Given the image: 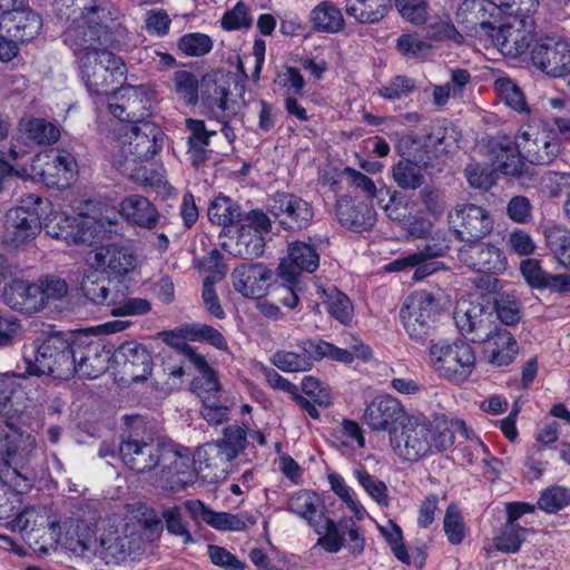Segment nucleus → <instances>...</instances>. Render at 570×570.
<instances>
[{
  "label": "nucleus",
  "mask_w": 570,
  "mask_h": 570,
  "mask_svg": "<svg viewBox=\"0 0 570 570\" xmlns=\"http://www.w3.org/2000/svg\"><path fill=\"white\" fill-rule=\"evenodd\" d=\"M53 7L60 20L73 17L62 38L77 59L119 47L125 28L120 11L114 6H88V0H55Z\"/></svg>",
  "instance_id": "1"
},
{
  "label": "nucleus",
  "mask_w": 570,
  "mask_h": 570,
  "mask_svg": "<svg viewBox=\"0 0 570 570\" xmlns=\"http://www.w3.org/2000/svg\"><path fill=\"white\" fill-rule=\"evenodd\" d=\"M459 433L466 440H473L475 433L465 422L453 419L434 430L431 425L416 419L407 417L397 431L392 432L390 444L394 453L403 461L417 462L433 451H444L454 443V434Z\"/></svg>",
  "instance_id": "2"
},
{
  "label": "nucleus",
  "mask_w": 570,
  "mask_h": 570,
  "mask_svg": "<svg viewBox=\"0 0 570 570\" xmlns=\"http://www.w3.org/2000/svg\"><path fill=\"white\" fill-rule=\"evenodd\" d=\"M501 14V22L495 26L493 22L473 19L468 20L466 31L474 37L487 36L492 39L502 55L517 58L523 55L530 47L534 33L533 14L538 9L539 1L533 7L524 10L523 4L505 6L493 3Z\"/></svg>",
  "instance_id": "3"
},
{
  "label": "nucleus",
  "mask_w": 570,
  "mask_h": 570,
  "mask_svg": "<svg viewBox=\"0 0 570 570\" xmlns=\"http://www.w3.org/2000/svg\"><path fill=\"white\" fill-rule=\"evenodd\" d=\"M42 468L36 439L28 433H0V476L6 478L19 493L29 491Z\"/></svg>",
  "instance_id": "4"
},
{
  "label": "nucleus",
  "mask_w": 570,
  "mask_h": 570,
  "mask_svg": "<svg viewBox=\"0 0 570 570\" xmlns=\"http://www.w3.org/2000/svg\"><path fill=\"white\" fill-rule=\"evenodd\" d=\"M75 338L72 334L52 333L24 346L22 361L26 373L69 380L76 368Z\"/></svg>",
  "instance_id": "5"
},
{
  "label": "nucleus",
  "mask_w": 570,
  "mask_h": 570,
  "mask_svg": "<svg viewBox=\"0 0 570 570\" xmlns=\"http://www.w3.org/2000/svg\"><path fill=\"white\" fill-rule=\"evenodd\" d=\"M77 65L80 78L95 104L114 92V85L127 72L124 60L110 50L87 53L77 59Z\"/></svg>",
  "instance_id": "6"
},
{
  "label": "nucleus",
  "mask_w": 570,
  "mask_h": 570,
  "mask_svg": "<svg viewBox=\"0 0 570 570\" xmlns=\"http://www.w3.org/2000/svg\"><path fill=\"white\" fill-rule=\"evenodd\" d=\"M429 364L440 377L462 383L474 372L476 356L473 347L464 341H440L429 348Z\"/></svg>",
  "instance_id": "7"
},
{
  "label": "nucleus",
  "mask_w": 570,
  "mask_h": 570,
  "mask_svg": "<svg viewBox=\"0 0 570 570\" xmlns=\"http://www.w3.org/2000/svg\"><path fill=\"white\" fill-rule=\"evenodd\" d=\"M315 524V533L318 535L316 546L328 553H337L345 548L353 557H360L365 549V537L361 527L351 517L335 521L328 517L321 518Z\"/></svg>",
  "instance_id": "8"
},
{
  "label": "nucleus",
  "mask_w": 570,
  "mask_h": 570,
  "mask_svg": "<svg viewBox=\"0 0 570 570\" xmlns=\"http://www.w3.org/2000/svg\"><path fill=\"white\" fill-rule=\"evenodd\" d=\"M438 315L435 297L426 291L410 294L400 311L405 332L412 340L424 341L432 332Z\"/></svg>",
  "instance_id": "9"
},
{
  "label": "nucleus",
  "mask_w": 570,
  "mask_h": 570,
  "mask_svg": "<svg viewBox=\"0 0 570 570\" xmlns=\"http://www.w3.org/2000/svg\"><path fill=\"white\" fill-rule=\"evenodd\" d=\"M155 484L164 490L183 489L190 481V453L188 449L163 443L157 456Z\"/></svg>",
  "instance_id": "10"
},
{
  "label": "nucleus",
  "mask_w": 570,
  "mask_h": 570,
  "mask_svg": "<svg viewBox=\"0 0 570 570\" xmlns=\"http://www.w3.org/2000/svg\"><path fill=\"white\" fill-rule=\"evenodd\" d=\"M111 100L108 99V109L112 116L121 121L134 125L150 122L153 98L148 87L144 85H122L112 92Z\"/></svg>",
  "instance_id": "11"
},
{
  "label": "nucleus",
  "mask_w": 570,
  "mask_h": 570,
  "mask_svg": "<svg viewBox=\"0 0 570 570\" xmlns=\"http://www.w3.org/2000/svg\"><path fill=\"white\" fill-rule=\"evenodd\" d=\"M31 168L33 175L50 188H67L78 175L76 157L70 151L59 148L37 155Z\"/></svg>",
  "instance_id": "12"
},
{
  "label": "nucleus",
  "mask_w": 570,
  "mask_h": 570,
  "mask_svg": "<svg viewBox=\"0 0 570 570\" xmlns=\"http://www.w3.org/2000/svg\"><path fill=\"white\" fill-rule=\"evenodd\" d=\"M517 146L530 164L550 165L561 153L557 132L547 127L522 126L517 132Z\"/></svg>",
  "instance_id": "13"
},
{
  "label": "nucleus",
  "mask_w": 570,
  "mask_h": 570,
  "mask_svg": "<svg viewBox=\"0 0 570 570\" xmlns=\"http://www.w3.org/2000/svg\"><path fill=\"white\" fill-rule=\"evenodd\" d=\"M164 132L154 122L132 125L119 138L121 156L126 160L147 161L161 149Z\"/></svg>",
  "instance_id": "14"
},
{
  "label": "nucleus",
  "mask_w": 570,
  "mask_h": 570,
  "mask_svg": "<svg viewBox=\"0 0 570 570\" xmlns=\"http://www.w3.org/2000/svg\"><path fill=\"white\" fill-rule=\"evenodd\" d=\"M42 229L40 215L26 206L10 208L4 216L2 244L20 249L36 239Z\"/></svg>",
  "instance_id": "15"
},
{
  "label": "nucleus",
  "mask_w": 570,
  "mask_h": 570,
  "mask_svg": "<svg viewBox=\"0 0 570 570\" xmlns=\"http://www.w3.org/2000/svg\"><path fill=\"white\" fill-rule=\"evenodd\" d=\"M448 217L451 229L461 242H476L493 229V218L490 213L474 204L456 205Z\"/></svg>",
  "instance_id": "16"
},
{
  "label": "nucleus",
  "mask_w": 570,
  "mask_h": 570,
  "mask_svg": "<svg viewBox=\"0 0 570 570\" xmlns=\"http://www.w3.org/2000/svg\"><path fill=\"white\" fill-rule=\"evenodd\" d=\"M163 443L156 441L151 434L140 435L136 429H132L122 436L119 444V456L130 470L146 473L156 468Z\"/></svg>",
  "instance_id": "17"
},
{
  "label": "nucleus",
  "mask_w": 570,
  "mask_h": 570,
  "mask_svg": "<svg viewBox=\"0 0 570 570\" xmlns=\"http://www.w3.org/2000/svg\"><path fill=\"white\" fill-rule=\"evenodd\" d=\"M454 323L463 336L474 343L487 340L494 325L492 312L480 301L460 299L453 313Z\"/></svg>",
  "instance_id": "18"
},
{
  "label": "nucleus",
  "mask_w": 570,
  "mask_h": 570,
  "mask_svg": "<svg viewBox=\"0 0 570 570\" xmlns=\"http://www.w3.org/2000/svg\"><path fill=\"white\" fill-rule=\"evenodd\" d=\"M91 265L109 278L121 281L136 272L138 255L131 246L108 244L92 252Z\"/></svg>",
  "instance_id": "19"
},
{
  "label": "nucleus",
  "mask_w": 570,
  "mask_h": 570,
  "mask_svg": "<svg viewBox=\"0 0 570 570\" xmlns=\"http://www.w3.org/2000/svg\"><path fill=\"white\" fill-rule=\"evenodd\" d=\"M532 63L552 77L570 73V45L559 38L539 39L531 50Z\"/></svg>",
  "instance_id": "20"
},
{
  "label": "nucleus",
  "mask_w": 570,
  "mask_h": 570,
  "mask_svg": "<svg viewBox=\"0 0 570 570\" xmlns=\"http://www.w3.org/2000/svg\"><path fill=\"white\" fill-rule=\"evenodd\" d=\"M269 213L275 216L284 229L302 230L314 217L311 203L299 196L287 193L276 194L268 204Z\"/></svg>",
  "instance_id": "21"
},
{
  "label": "nucleus",
  "mask_w": 570,
  "mask_h": 570,
  "mask_svg": "<svg viewBox=\"0 0 570 570\" xmlns=\"http://www.w3.org/2000/svg\"><path fill=\"white\" fill-rule=\"evenodd\" d=\"M407 419L402 403L390 394L374 397L366 406L363 414V423L372 431H387L390 436Z\"/></svg>",
  "instance_id": "22"
},
{
  "label": "nucleus",
  "mask_w": 570,
  "mask_h": 570,
  "mask_svg": "<svg viewBox=\"0 0 570 570\" xmlns=\"http://www.w3.org/2000/svg\"><path fill=\"white\" fill-rule=\"evenodd\" d=\"M76 368L75 374L87 379H96L104 374L111 358L110 350L99 340L87 336L75 338Z\"/></svg>",
  "instance_id": "23"
},
{
  "label": "nucleus",
  "mask_w": 570,
  "mask_h": 570,
  "mask_svg": "<svg viewBox=\"0 0 570 570\" xmlns=\"http://www.w3.org/2000/svg\"><path fill=\"white\" fill-rule=\"evenodd\" d=\"M458 257L463 265L479 273L499 274L507 267V258L500 248L479 240L465 243Z\"/></svg>",
  "instance_id": "24"
},
{
  "label": "nucleus",
  "mask_w": 570,
  "mask_h": 570,
  "mask_svg": "<svg viewBox=\"0 0 570 570\" xmlns=\"http://www.w3.org/2000/svg\"><path fill=\"white\" fill-rule=\"evenodd\" d=\"M493 166L497 170L508 176L518 177L522 184L533 176L523 161V153L517 146L514 139L508 136H498L492 142Z\"/></svg>",
  "instance_id": "25"
},
{
  "label": "nucleus",
  "mask_w": 570,
  "mask_h": 570,
  "mask_svg": "<svg viewBox=\"0 0 570 570\" xmlns=\"http://www.w3.org/2000/svg\"><path fill=\"white\" fill-rule=\"evenodd\" d=\"M320 265V255L309 244L294 242L288 245L287 256L278 265V274L288 284H295L302 272L314 273Z\"/></svg>",
  "instance_id": "26"
},
{
  "label": "nucleus",
  "mask_w": 570,
  "mask_h": 570,
  "mask_svg": "<svg viewBox=\"0 0 570 570\" xmlns=\"http://www.w3.org/2000/svg\"><path fill=\"white\" fill-rule=\"evenodd\" d=\"M273 272L262 263H245L233 269L232 283L244 297H262L268 288Z\"/></svg>",
  "instance_id": "27"
},
{
  "label": "nucleus",
  "mask_w": 570,
  "mask_h": 570,
  "mask_svg": "<svg viewBox=\"0 0 570 570\" xmlns=\"http://www.w3.org/2000/svg\"><path fill=\"white\" fill-rule=\"evenodd\" d=\"M41 28L40 14L29 8L13 9L0 14V32H6L20 43L32 40Z\"/></svg>",
  "instance_id": "28"
},
{
  "label": "nucleus",
  "mask_w": 570,
  "mask_h": 570,
  "mask_svg": "<svg viewBox=\"0 0 570 570\" xmlns=\"http://www.w3.org/2000/svg\"><path fill=\"white\" fill-rule=\"evenodd\" d=\"M119 214L129 225L148 230L158 227L161 219L157 207L139 194L126 196L119 203Z\"/></svg>",
  "instance_id": "29"
},
{
  "label": "nucleus",
  "mask_w": 570,
  "mask_h": 570,
  "mask_svg": "<svg viewBox=\"0 0 570 570\" xmlns=\"http://www.w3.org/2000/svg\"><path fill=\"white\" fill-rule=\"evenodd\" d=\"M233 459L217 442H208L197 449L194 463L202 476L210 482L225 478Z\"/></svg>",
  "instance_id": "30"
},
{
  "label": "nucleus",
  "mask_w": 570,
  "mask_h": 570,
  "mask_svg": "<svg viewBox=\"0 0 570 570\" xmlns=\"http://www.w3.org/2000/svg\"><path fill=\"white\" fill-rule=\"evenodd\" d=\"M37 283L13 279L3 289V301L12 309L36 313L43 308V296Z\"/></svg>",
  "instance_id": "31"
},
{
  "label": "nucleus",
  "mask_w": 570,
  "mask_h": 570,
  "mask_svg": "<svg viewBox=\"0 0 570 570\" xmlns=\"http://www.w3.org/2000/svg\"><path fill=\"white\" fill-rule=\"evenodd\" d=\"M336 217L341 225L354 232L367 230L376 222V213L371 204L355 202L352 198H341L337 200Z\"/></svg>",
  "instance_id": "32"
},
{
  "label": "nucleus",
  "mask_w": 570,
  "mask_h": 570,
  "mask_svg": "<svg viewBox=\"0 0 570 570\" xmlns=\"http://www.w3.org/2000/svg\"><path fill=\"white\" fill-rule=\"evenodd\" d=\"M484 343V353L490 364L501 367L511 364L518 354L519 346L513 335L505 328L493 326Z\"/></svg>",
  "instance_id": "33"
},
{
  "label": "nucleus",
  "mask_w": 570,
  "mask_h": 570,
  "mask_svg": "<svg viewBox=\"0 0 570 570\" xmlns=\"http://www.w3.org/2000/svg\"><path fill=\"white\" fill-rule=\"evenodd\" d=\"M116 360L124 361L125 372L132 381H145L151 373L153 360L147 348L137 342H125L115 353Z\"/></svg>",
  "instance_id": "34"
},
{
  "label": "nucleus",
  "mask_w": 570,
  "mask_h": 570,
  "mask_svg": "<svg viewBox=\"0 0 570 570\" xmlns=\"http://www.w3.org/2000/svg\"><path fill=\"white\" fill-rule=\"evenodd\" d=\"M185 122L189 131L187 154L191 165L198 168L210 157L212 150L208 149L209 140L210 137L216 135V130H208L205 121L200 119L187 118Z\"/></svg>",
  "instance_id": "35"
},
{
  "label": "nucleus",
  "mask_w": 570,
  "mask_h": 570,
  "mask_svg": "<svg viewBox=\"0 0 570 570\" xmlns=\"http://www.w3.org/2000/svg\"><path fill=\"white\" fill-rule=\"evenodd\" d=\"M308 19L313 30L322 33H340L346 26L341 8L331 0L318 2L309 11Z\"/></svg>",
  "instance_id": "36"
},
{
  "label": "nucleus",
  "mask_w": 570,
  "mask_h": 570,
  "mask_svg": "<svg viewBox=\"0 0 570 570\" xmlns=\"http://www.w3.org/2000/svg\"><path fill=\"white\" fill-rule=\"evenodd\" d=\"M46 233L56 239H62L68 245L85 243V233L79 227L78 218L63 212L50 213L45 222Z\"/></svg>",
  "instance_id": "37"
},
{
  "label": "nucleus",
  "mask_w": 570,
  "mask_h": 570,
  "mask_svg": "<svg viewBox=\"0 0 570 570\" xmlns=\"http://www.w3.org/2000/svg\"><path fill=\"white\" fill-rule=\"evenodd\" d=\"M265 239L258 232L239 226L235 238L223 244V248L234 257L253 259L263 254Z\"/></svg>",
  "instance_id": "38"
},
{
  "label": "nucleus",
  "mask_w": 570,
  "mask_h": 570,
  "mask_svg": "<svg viewBox=\"0 0 570 570\" xmlns=\"http://www.w3.org/2000/svg\"><path fill=\"white\" fill-rule=\"evenodd\" d=\"M392 2L393 0H345V11L358 23L374 24L387 16Z\"/></svg>",
  "instance_id": "39"
},
{
  "label": "nucleus",
  "mask_w": 570,
  "mask_h": 570,
  "mask_svg": "<svg viewBox=\"0 0 570 570\" xmlns=\"http://www.w3.org/2000/svg\"><path fill=\"white\" fill-rule=\"evenodd\" d=\"M98 271L89 272L81 282V291L85 297L96 305L111 307L116 299L121 296L119 291L110 287L111 278L102 277Z\"/></svg>",
  "instance_id": "40"
},
{
  "label": "nucleus",
  "mask_w": 570,
  "mask_h": 570,
  "mask_svg": "<svg viewBox=\"0 0 570 570\" xmlns=\"http://www.w3.org/2000/svg\"><path fill=\"white\" fill-rule=\"evenodd\" d=\"M287 510L304 519L315 532V524L322 523L325 514L318 511V497L314 491L299 490L293 493L287 501Z\"/></svg>",
  "instance_id": "41"
},
{
  "label": "nucleus",
  "mask_w": 570,
  "mask_h": 570,
  "mask_svg": "<svg viewBox=\"0 0 570 570\" xmlns=\"http://www.w3.org/2000/svg\"><path fill=\"white\" fill-rule=\"evenodd\" d=\"M424 146L428 149V159L440 157L455 150L458 146V134L455 129L444 121H438L426 135Z\"/></svg>",
  "instance_id": "42"
},
{
  "label": "nucleus",
  "mask_w": 570,
  "mask_h": 570,
  "mask_svg": "<svg viewBox=\"0 0 570 570\" xmlns=\"http://www.w3.org/2000/svg\"><path fill=\"white\" fill-rule=\"evenodd\" d=\"M18 130L27 140L39 146L52 145L60 138L59 128L43 118H22Z\"/></svg>",
  "instance_id": "43"
},
{
  "label": "nucleus",
  "mask_w": 570,
  "mask_h": 570,
  "mask_svg": "<svg viewBox=\"0 0 570 570\" xmlns=\"http://www.w3.org/2000/svg\"><path fill=\"white\" fill-rule=\"evenodd\" d=\"M203 509V521L218 531H243L248 524L254 525L257 519L247 513L233 514L229 512H215L205 504H197Z\"/></svg>",
  "instance_id": "44"
},
{
  "label": "nucleus",
  "mask_w": 570,
  "mask_h": 570,
  "mask_svg": "<svg viewBox=\"0 0 570 570\" xmlns=\"http://www.w3.org/2000/svg\"><path fill=\"white\" fill-rule=\"evenodd\" d=\"M317 294L328 314L343 325H348L353 318V305L350 298L335 286L318 287Z\"/></svg>",
  "instance_id": "45"
},
{
  "label": "nucleus",
  "mask_w": 570,
  "mask_h": 570,
  "mask_svg": "<svg viewBox=\"0 0 570 570\" xmlns=\"http://www.w3.org/2000/svg\"><path fill=\"white\" fill-rule=\"evenodd\" d=\"M131 551V541L125 534L110 532L100 538L98 553L107 564H118L125 561Z\"/></svg>",
  "instance_id": "46"
},
{
  "label": "nucleus",
  "mask_w": 570,
  "mask_h": 570,
  "mask_svg": "<svg viewBox=\"0 0 570 570\" xmlns=\"http://www.w3.org/2000/svg\"><path fill=\"white\" fill-rule=\"evenodd\" d=\"M208 219L218 226H230L239 223L242 210L237 203L227 196L219 195L210 202L207 210Z\"/></svg>",
  "instance_id": "47"
},
{
  "label": "nucleus",
  "mask_w": 570,
  "mask_h": 570,
  "mask_svg": "<svg viewBox=\"0 0 570 570\" xmlns=\"http://www.w3.org/2000/svg\"><path fill=\"white\" fill-rule=\"evenodd\" d=\"M194 365L200 373V376L194 379L191 383L193 392L197 394L200 401H204V396L219 397L220 383L216 371L208 365L205 357L197 358Z\"/></svg>",
  "instance_id": "48"
},
{
  "label": "nucleus",
  "mask_w": 570,
  "mask_h": 570,
  "mask_svg": "<svg viewBox=\"0 0 570 570\" xmlns=\"http://www.w3.org/2000/svg\"><path fill=\"white\" fill-rule=\"evenodd\" d=\"M494 89L507 106L519 114L529 115L530 107L521 88L509 78H499L494 82Z\"/></svg>",
  "instance_id": "49"
},
{
  "label": "nucleus",
  "mask_w": 570,
  "mask_h": 570,
  "mask_svg": "<svg viewBox=\"0 0 570 570\" xmlns=\"http://www.w3.org/2000/svg\"><path fill=\"white\" fill-rule=\"evenodd\" d=\"M394 181L402 189H416L423 184L421 168L409 159L400 160L392 168Z\"/></svg>",
  "instance_id": "50"
},
{
  "label": "nucleus",
  "mask_w": 570,
  "mask_h": 570,
  "mask_svg": "<svg viewBox=\"0 0 570 570\" xmlns=\"http://www.w3.org/2000/svg\"><path fill=\"white\" fill-rule=\"evenodd\" d=\"M528 532L529 529L519 523H505L502 532L494 538V546L501 552L514 553L519 551Z\"/></svg>",
  "instance_id": "51"
},
{
  "label": "nucleus",
  "mask_w": 570,
  "mask_h": 570,
  "mask_svg": "<svg viewBox=\"0 0 570 570\" xmlns=\"http://www.w3.org/2000/svg\"><path fill=\"white\" fill-rule=\"evenodd\" d=\"M228 97V88L216 83L208 92L206 104L217 119H226L236 115L234 102H230Z\"/></svg>",
  "instance_id": "52"
},
{
  "label": "nucleus",
  "mask_w": 570,
  "mask_h": 570,
  "mask_svg": "<svg viewBox=\"0 0 570 570\" xmlns=\"http://www.w3.org/2000/svg\"><path fill=\"white\" fill-rule=\"evenodd\" d=\"M416 90V82L413 78L397 75L383 85L377 94L386 100H400L409 97Z\"/></svg>",
  "instance_id": "53"
},
{
  "label": "nucleus",
  "mask_w": 570,
  "mask_h": 570,
  "mask_svg": "<svg viewBox=\"0 0 570 570\" xmlns=\"http://www.w3.org/2000/svg\"><path fill=\"white\" fill-rule=\"evenodd\" d=\"M444 533L453 546L461 544L466 537V527L463 517L454 504H450L443 520Z\"/></svg>",
  "instance_id": "54"
},
{
  "label": "nucleus",
  "mask_w": 570,
  "mask_h": 570,
  "mask_svg": "<svg viewBox=\"0 0 570 570\" xmlns=\"http://www.w3.org/2000/svg\"><path fill=\"white\" fill-rule=\"evenodd\" d=\"M190 330V324L183 325L176 330L164 332V342L170 347L175 348L178 353L188 357V360L195 364L197 358L204 356L198 354L188 343L190 336H187V331Z\"/></svg>",
  "instance_id": "55"
},
{
  "label": "nucleus",
  "mask_w": 570,
  "mask_h": 570,
  "mask_svg": "<svg viewBox=\"0 0 570 570\" xmlns=\"http://www.w3.org/2000/svg\"><path fill=\"white\" fill-rule=\"evenodd\" d=\"M177 46L187 57H202L213 49V40L205 33L191 32L181 36Z\"/></svg>",
  "instance_id": "56"
},
{
  "label": "nucleus",
  "mask_w": 570,
  "mask_h": 570,
  "mask_svg": "<svg viewBox=\"0 0 570 570\" xmlns=\"http://www.w3.org/2000/svg\"><path fill=\"white\" fill-rule=\"evenodd\" d=\"M272 363L283 372H304L312 367V361L306 354L289 351H277L272 356Z\"/></svg>",
  "instance_id": "57"
},
{
  "label": "nucleus",
  "mask_w": 570,
  "mask_h": 570,
  "mask_svg": "<svg viewBox=\"0 0 570 570\" xmlns=\"http://www.w3.org/2000/svg\"><path fill=\"white\" fill-rule=\"evenodd\" d=\"M540 191L550 197L556 198L564 191H570V173H559L549 170L539 179Z\"/></svg>",
  "instance_id": "58"
},
{
  "label": "nucleus",
  "mask_w": 570,
  "mask_h": 570,
  "mask_svg": "<svg viewBox=\"0 0 570 570\" xmlns=\"http://www.w3.org/2000/svg\"><path fill=\"white\" fill-rule=\"evenodd\" d=\"M570 504V489L554 485L547 489L538 500V507L548 513H556Z\"/></svg>",
  "instance_id": "59"
},
{
  "label": "nucleus",
  "mask_w": 570,
  "mask_h": 570,
  "mask_svg": "<svg viewBox=\"0 0 570 570\" xmlns=\"http://www.w3.org/2000/svg\"><path fill=\"white\" fill-rule=\"evenodd\" d=\"M546 238L558 262L570 269V232L556 228L550 230Z\"/></svg>",
  "instance_id": "60"
},
{
  "label": "nucleus",
  "mask_w": 570,
  "mask_h": 570,
  "mask_svg": "<svg viewBox=\"0 0 570 570\" xmlns=\"http://www.w3.org/2000/svg\"><path fill=\"white\" fill-rule=\"evenodd\" d=\"M394 4L403 19L414 24H423L429 17L428 0H394Z\"/></svg>",
  "instance_id": "61"
},
{
  "label": "nucleus",
  "mask_w": 570,
  "mask_h": 570,
  "mask_svg": "<svg viewBox=\"0 0 570 570\" xmlns=\"http://www.w3.org/2000/svg\"><path fill=\"white\" fill-rule=\"evenodd\" d=\"M122 295L116 299L111 306V315L119 316H141L151 311V303L141 297H127L121 298Z\"/></svg>",
  "instance_id": "62"
},
{
  "label": "nucleus",
  "mask_w": 570,
  "mask_h": 570,
  "mask_svg": "<svg viewBox=\"0 0 570 570\" xmlns=\"http://www.w3.org/2000/svg\"><path fill=\"white\" fill-rule=\"evenodd\" d=\"M216 442L234 460L247 444V430L237 425L227 426L224 430V438Z\"/></svg>",
  "instance_id": "63"
},
{
  "label": "nucleus",
  "mask_w": 570,
  "mask_h": 570,
  "mask_svg": "<svg viewBox=\"0 0 570 570\" xmlns=\"http://www.w3.org/2000/svg\"><path fill=\"white\" fill-rule=\"evenodd\" d=\"M175 91L188 105L197 102L198 99V81L196 77L186 70H179L174 73Z\"/></svg>",
  "instance_id": "64"
}]
</instances>
